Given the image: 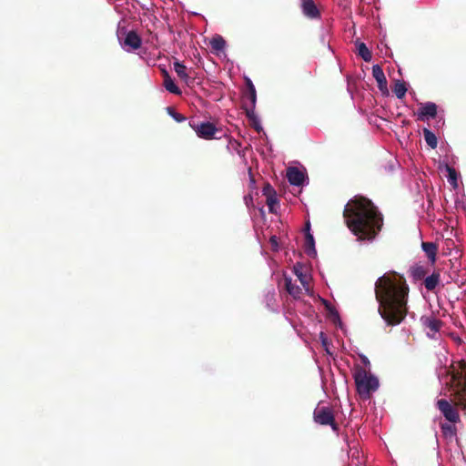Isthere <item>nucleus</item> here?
Instances as JSON below:
<instances>
[{"instance_id": "58836bf2", "label": "nucleus", "mask_w": 466, "mask_h": 466, "mask_svg": "<svg viewBox=\"0 0 466 466\" xmlns=\"http://www.w3.org/2000/svg\"><path fill=\"white\" fill-rule=\"evenodd\" d=\"M446 244H453V242H452V240H451V239H447V240H446Z\"/></svg>"}, {"instance_id": "2eb2a0df", "label": "nucleus", "mask_w": 466, "mask_h": 466, "mask_svg": "<svg viewBox=\"0 0 466 466\" xmlns=\"http://www.w3.org/2000/svg\"><path fill=\"white\" fill-rule=\"evenodd\" d=\"M174 70L177 73V76L181 80H183L187 86H189V83L192 81V79L187 72V66L178 60H176L174 62Z\"/></svg>"}, {"instance_id": "c9c22d12", "label": "nucleus", "mask_w": 466, "mask_h": 466, "mask_svg": "<svg viewBox=\"0 0 466 466\" xmlns=\"http://www.w3.org/2000/svg\"><path fill=\"white\" fill-rule=\"evenodd\" d=\"M320 338H321V339H322V344H323V346H327V344H328V340H327V339L325 338V336H324V333H323V332H321V333H320Z\"/></svg>"}, {"instance_id": "dca6fc26", "label": "nucleus", "mask_w": 466, "mask_h": 466, "mask_svg": "<svg viewBox=\"0 0 466 466\" xmlns=\"http://www.w3.org/2000/svg\"><path fill=\"white\" fill-rule=\"evenodd\" d=\"M440 272L439 270L433 271L431 275L428 276L424 279V286L427 290L433 291L440 284Z\"/></svg>"}, {"instance_id": "bb28decb", "label": "nucleus", "mask_w": 466, "mask_h": 466, "mask_svg": "<svg viewBox=\"0 0 466 466\" xmlns=\"http://www.w3.org/2000/svg\"><path fill=\"white\" fill-rule=\"evenodd\" d=\"M446 170L448 172V181L449 183L456 188L458 187V175L452 167H450L449 165L446 166Z\"/></svg>"}, {"instance_id": "473e14b6", "label": "nucleus", "mask_w": 466, "mask_h": 466, "mask_svg": "<svg viewBox=\"0 0 466 466\" xmlns=\"http://www.w3.org/2000/svg\"><path fill=\"white\" fill-rule=\"evenodd\" d=\"M246 85H247V92H250V90H252V88H255L252 81L249 79V78H246Z\"/></svg>"}, {"instance_id": "412c9836", "label": "nucleus", "mask_w": 466, "mask_h": 466, "mask_svg": "<svg viewBox=\"0 0 466 466\" xmlns=\"http://www.w3.org/2000/svg\"><path fill=\"white\" fill-rule=\"evenodd\" d=\"M256 102H257V93H256L255 88H252V90H250V92L245 93V95L243 96V102H242L243 105L242 106L255 107Z\"/></svg>"}, {"instance_id": "f257e3e1", "label": "nucleus", "mask_w": 466, "mask_h": 466, "mask_svg": "<svg viewBox=\"0 0 466 466\" xmlns=\"http://www.w3.org/2000/svg\"><path fill=\"white\" fill-rule=\"evenodd\" d=\"M375 298L379 303L378 312L388 326L400 324L408 314L410 288L406 279L389 271L375 282Z\"/></svg>"}, {"instance_id": "4be33fe9", "label": "nucleus", "mask_w": 466, "mask_h": 466, "mask_svg": "<svg viewBox=\"0 0 466 466\" xmlns=\"http://www.w3.org/2000/svg\"><path fill=\"white\" fill-rule=\"evenodd\" d=\"M163 85L171 94L181 95V90L177 87L170 76H167V79H164Z\"/></svg>"}, {"instance_id": "393cba45", "label": "nucleus", "mask_w": 466, "mask_h": 466, "mask_svg": "<svg viewBox=\"0 0 466 466\" xmlns=\"http://www.w3.org/2000/svg\"><path fill=\"white\" fill-rule=\"evenodd\" d=\"M393 92L398 98H400V99L403 98L407 92V87H406L405 83L402 81L397 80L393 86Z\"/></svg>"}, {"instance_id": "0eeeda50", "label": "nucleus", "mask_w": 466, "mask_h": 466, "mask_svg": "<svg viewBox=\"0 0 466 466\" xmlns=\"http://www.w3.org/2000/svg\"><path fill=\"white\" fill-rule=\"evenodd\" d=\"M122 45L127 51H135L141 47L142 39L136 31L131 30L127 33Z\"/></svg>"}, {"instance_id": "b1692460", "label": "nucleus", "mask_w": 466, "mask_h": 466, "mask_svg": "<svg viewBox=\"0 0 466 466\" xmlns=\"http://www.w3.org/2000/svg\"><path fill=\"white\" fill-rule=\"evenodd\" d=\"M209 43L215 51H222L226 47V41L221 35L214 36Z\"/></svg>"}, {"instance_id": "ddd939ff", "label": "nucleus", "mask_w": 466, "mask_h": 466, "mask_svg": "<svg viewBox=\"0 0 466 466\" xmlns=\"http://www.w3.org/2000/svg\"><path fill=\"white\" fill-rule=\"evenodd\" d=\"M424 326L429 329L427 332L428 336L431 339L435 338L436 333L439 332L442 326V321L435 318H426L423 320Z\"/></svg>"}, {"instance_id": "aec40b11", "label": "nucleus", "mask_w": 466, "mask_h": 466, "mask_svg": "<svg viewBox=\"0 0 466 466\" xmlns=\"http://www.w3.org/2000/svg\"><path fill=\"white\" fill-rule=\"evenodd\" d=\"M423 137H424L426 143L428 144V146L431 148L434 149L437 147L438 139L433 132H431L430 129L425 127V128H423Z\"/></svg>"}, {"instance_id": "6e6552de", "label": "nucleus", "mask_w": 466, "mask_h": 466, "mask_svg": "<svg viewBox=\"0 0 466 466\" xmlns=\"http://www.w3.org/2000/svg\"><path fill=\"white\" fill-rule=\"evenodd\" d=\"M372 76L377 81L378 88L383 95H388V83L384 72L380 65H374L372 66Z\"/></svg>"}, {"instance_id": "72a5a7b5", "label": "nucleus", "mask_w": 466, "mask_h": 466, "mask_svg": "<svg viewBox=\"0 0 466 466\" xmlns=\"http://www.w3.org/2000/svg\"><path fill=\"white\" fill-rule=\"evenodd\" d=\"M360 359L365 366H370V360L366 356H360Z\"/></svg>"}, {"instance_id": "c756f323", "label": "nucleus", "mask_w": 466, "mask_h": 466, "mask_svg": "<svg viewBox=\"0 0 466 466\" xmlns=\"http://www.w3.org/2000/svg\"><path fill=\"white\" fill-rule=\"evenodd\" d=\"M242 107L244 108L245 112H246V116L247 117L252 121V120H256L257 118V116L255 115V107H251V106H242Z\"/></svg>"}, {"instance_id": "2f4dec72", "label": "nucleus", "mask_w": 466, "mask_h": 466, "mask_svg": "<svg viewBox=\"0 0 466 466\" xmlns=\"http://www.w3.org/2000/svg\"><path fill=\"white\" fill-rule=\"evenodd\" d=\"M251 125L258 132H259L262 129L258 118H256V120H252Z\"/></svg>"}, {"instance_id": "f3484780", "label": "nucleus", "mask_w": 466, "mask_h": 466, "mask_svg": "<svg viewBox=\"0 0 466 466\" xmlns=\"http://www.w3.org/2000/svg\"><path fill=\"white\" fill-rule=\"evenodd\" d=\"M305 252L309 256L316 255V249H315V240L310 232L305 233Z\"/></svg>"}, {"instance_id": "9d476101", "label": "nucleus", "mask_w": 466, "mask_h": 466, "mask_svg": "<svg viewBox=\"0 0 466 466\" xmlns=\"http://www.w3.org/2000/svg\"><path fill=\"white\" fill-rule=\"evenodd\" d=\"M437 116V106L433 102L424 104L418 113V119L424 121L426 118H434Z\"/></svg>"}, {"instance_id": "39448f33", "label": "nucleus", "mask_w": 466, "mask_h": 466, "mask_svg": "<svg viewBox=\"0 0 466 466\" xmlns=\"http://www.w3.org/2000/svg\"><path fill=\"white\" fill-rule=\"evenodd\" d=\"M313 420L321 426H330L335 432L339 430V426L335 420L334 410L330 406L318 405L313 411Z\"/></svg>"}, {"instance_id": "6ab92c4d", "label": "nucleus", "mask_w": 466, "mask_h": 466, "mask_svg": "<svg viewBox=\"0 0 466 466\" xmlns=\"http://www.w3.org/2000/svg\"><path fill=\"white\" fill-rule=\"evenodd\" d=\"M295 275L298 277V279L299 280L300 284L304 288V289L309 292V277L307 274L303 273L300 268H299L297 266L294 267L293 269Z\"/></svg>"}, {"instance_id": "9b49d317", "label": "nucleus", "mask_w": 466, "mask_h": 466, "mask_svg": "<svg viewBox=\"0 0 466 466\" xmlns=\"http://www.w3.org/2000/svg\"><path fill=\"white\" fill-rule=\"evenodd\" d=\"M285 289L287 292L294 299H299L302 295V289L292 280L290 277H284Z\"/></svg>"}, {"instance_id": "f704fd0d", "label": "nucleus", "mask_w": 466, "mask_h": 466, "mask_svg": "<svg viewBox=\"0 0 466 466\" xmlns=\"http://www.w3.org/2000/svg\"><path fill=\"white\" fill-rule=\"evenodd\" d=\"M270 243L273 247H277L278 246V240H277V237L276 236H272L270 238Z\"/></svg>"}, {"instance_id": "f8f14e48", "label": "nucleus", "mask_w": 466, "mask_h": 466, "mask_svg": "<svg viewBox=\"0 0 466 466\" xmlns=\"http://www.w3.org/2000/svg\"><path fill=\"white\" fill-rule=\"evenodd\" d=\"M301 7L303 14L309 18L315 19L320 16V13L313 0H303Z\"/></svg>"}, {"instance_id": "7ed1b4c3", "label": "nucleus", "mask_w": 466, "mask_h": 466, "mask_svg": "<svg viewBox=\"0 0 466 466\" xmlns=\"http://www.w3.org/2000/svg\"><path fill=\"white\" fill-rule=\"evenodd\" d=\"M450 390L453 397V404L445 399L437 400V408L451 423L461 421L456 407L466 410V361L460 360L452 365L451 371Z\"/></svg>"}, {"instance_id": "a211bd4d", "label": "nucleus", "mask_w": 466, "mask_h": 466, "mask_svg": "<svg viewBox=\"0 0 466 466\" xmlns=\"http://www.w3.org/2000/svg\"><path fill=\"white\" fill-rule=\"evenodd\" d=\"M358 55L365 61L370 62L372 58L371 52L367 47L365 43H357Z\"/></svg>"}, {"instance_id": "f03ea898", "label": "nucleus", "mask_w": 466, "mask_h": 466, "mask_svg": "<svg viewBox=\"0 0 466 466\" xmlns=\"http://www.w3.org/2000/svg\"><path fill=\"white\" fill-rule=\"evenodd\" d=\"M343 218L359 240H373L383 227V216L373 202L361 196L351 198L344 208Z\"/></svg>"}, {"instance_id": "20e7f679", "label": "nucleus", "mask_w": 466, "mask_h": 466, "mask_svg": "<svg viewBox=\"0 0 466 466\" xmlns=\"http://www.w3.org/2000/svg\"><path fill=\"white\" fill-rule=\"evenodd\" d=\"M353 378L357 392L362 399H369L370 393L379 388L378 379L359 365L354 368Z\"/></svg>"}, {"instance_id": "423d86ee", "label": "nucleus", "mask_w": 466, "mask_h": 466, "mask_svg": "<svg viewBox=\"0 0 466 466\" xmlns=\"http://www.w3.org/2000/svg\"><path fill=\"white\" fill-rule=\"evenodd\" d=\"M189 126L196 132L198 137L206 140L218 138L216 137L219 129L211 122L190 121Z\"/></svg>"}, {"instance_id": "c85d7f7f", "label": "nucleus", "mask_w": 466, "mask_h": 466, "mask_svg": "<svg viewBox=\"0 0 466 466\" xmlns=\"http://www.w3.org/2000/svg\"><path fill=\"white\" fill-rule=\"evenodd\" d=\"M167 112L178 123L184 122L186 120V116L177 112L173 107H167Z\"/></svg>"}, {"instance_id": "5701e85b", "label": "nucleus", "mask_w": 466, "mask_h": 466, "mask_svg": "<svg viewBox=\"0 0 466 466\" xmlns=\"http://www.w3.org/2000/svg\"><path fill=\"white\" fill-rule=\"evenodd\" d=\"M427 273L428 270L423 266L415 265L410 268V275L415 280H419L425 278Z\"/></svg>"}, {"instance_id": "1a4fd4ad", "label": "nucleus", "mask_w": 466, "mask_h": 466, "mask_svg": "<svg viewBox=\"0 0 466 466\" xmlns=\"http://www.w3.org/2000/svg\"><path fill=\"white\" fill-rule=\"evenodd\" d=\"M287 178L293 186H301L305 179L304 173L298 167H289L287 170Z\"/></svg>"}, {"instance_id": "4468645a", "label": "nucleus", "mask_w": 466, "mask_h": 466, "mask_svg": "<svg viewBox=\"0 0 466 466\" xmlns=\"http://www.w3.org/2000/svg\"><path fill=\"white\" fill-rule=\"evenodd\" d=\"M421 248L431 264L433 265L437 258L438 245L434 242H422Z\"/></svg>"}, {"instance_id": "a878e982", "label": "nucleus", "mask_w": 466, "mask_h": 466, "mask_svg": "<svg viewBox=\"0 0 466 466\" xmlns=\"http://www.w3.org/2000/svg\"><path fill=\"white\" fill-rule=\"evenodd\" d=\"M455 423H442L441 424V429L442 433L446 437H455L457 435V428L454 425Z\"/></svg>"}, {"instance_id": "e433bc0d", "label": "nucleus", "mask_w": 466, "mask_h": 466, "mask_svg": "<svg viewBox=\"0 0 466 466\" xmlns=\"http://www.w3.org/2000/svg\"><path fill=\"white\" fill-rule=\"evenodd\" d=\"M304 231H305V233H307V232H310V223H309V221H308V222L306 223V225H305V228H304Z\"/></svg>"}, {"instance_id": "7c9ffc66", "label": "nucleus", "mask_w": 466, "mask_h": 466, "mask_svg": "<svg viewBox=\"0 0 466 466\" xmlns=\"http://www.w3.org/2000/svg\"><path fill=\"white\" fill-rule=\"evenodd\" d=\"M262 192L265 197L271 196L277 193L274 187L269 183L264 184Z\"/></svg>"}, {"instance_id": "4c0bfd02", "label": "nucleus", "mask_w": 466, "mask_h": 466, "mask_svg": "<svg viewBox=\"0 0 466 466\" xmlns=\"http://www.w3.org/2000/svg\"><path fill=\"white\" fill-rule=\"evenodd\" d=\"M162 76L164 79H167V76H170L166 69H162Z\"/></svg>"}, {"instance_id": "cd10ccee", "label": "nucleus", "mask_w": 466, "mask_h": 466, "mask_svg": "<svg viewBox=\"0 0 466 466\" xmlns=\"http://www.w3.org/2000/svg\"><path fill=\"white\" fill-rule=\"evenodd\" d=\"M266 203L268 207V210L270 213H276V210H275V205L279 204V200H278V197H277V193L274 194V195H271V196H268L266 197Z\"/></svg>"}]
</instances>
